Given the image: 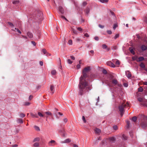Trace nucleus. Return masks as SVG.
<instances>
[{
  "instance_id": "1",
  "label": "nucleus",
  "mask_w": 147,
  "mask_h": 147,
  "mask_svg": "<svg viewBox=\"0 0 147 147\" xmlns=\"http://www.w3.org/2000/svg\"><path fill=\"white\" fill-rule=\"evenodd\" d=\"M91 70L90 66H87L84 68L82 71V75L80 78L79 84L78 85L79 89V94L82 95L87 91L90 90V87H86L88 85V82L86 80V78L88 77L87 73Z\"/></svg>"
},
{
  "instance_id": "2",
  "label": "nucleus",
  "mask_w": 147,
  "mask_h": 147,
  "mask_svg": "<svg viewBox=\"0 0 147 147\" xmlns=\"http://www.w3.org/2000/svg\"><path fill=\"white\" fill-rule=\"evenodd\" d=\"M31 20L34 22H37L38 24L42 21L43 19V15L42 12L40 10L34 12L30 15Z\"/></svg>"
},
{
  "instance_id": "3",
  "label": "nucleus",
  "mask_w": 147,
  "mask_h": 147,
  "mask_svg": "<svg viewBox=\"0 0 147 147\" xmlns=\"http://www.w3.org/2000/svg\"><path fill=\"white\" fill-rule=\"evenodd\" d=\"M140 116L143 119L140 123L141 126L142 128L145 129L147 127V116L143 114L139 115V117Z\"/></svg>"
},
{
  "instance_id": "4",
  "label": "nucleus",
  "mask_w": 147,
  "mask_h": 147,
  "mask_svg": "<svg viewBox=\"0 0 147 147\" xmlns=\"http://www.w3.org/2000/svg\"><path fill=\"white\" fill-rule=\"evenodd\" d=\"M126 106V104H122L118 106V108L119 111L120 112V115L122 117L124 113V108Z\"/></svg>"
},
{
  "instance_id": "5",
  "label": "nucleus",
  "mask_w": 147,
  "mask_h": 147,
  "mask_svg": "<svg viewBox=\"0 0 147 147\" xmlns=\"http://www.w3.org/2000/svg\"><path fill=\"white\" fill-rule=\"evenodd\" d=\"M59 133L63 136L65 137L66 136V133L64 129L62 126V128L59 131Z\"/></svg>"
},
{
  "instance_id": "6",
  "label": "nucleus",
  "mask_w": 147,
  "mask_h": 147,
  "mask_svg": "<svg viewBox=\"0 0 147 147\" xmlns=\"http://www.w3.org/2000/svg\"><path fill=\"white\" fill-rule=\"evenodd\" d=\"M106 64L107 65L110 66L112 67H115V66L114 64L111 61H108L107 62Z\"/></svg>"
},
{
  "instance_id": "7",
  "label": "nucleus",
  "mask_w": 147,
  "mask_h": 147,
  "mask_svg": "<svg viewBox=\"0 0 147 147\" xmlns=\"http://www.w3.org/2000/svg\"><path fill=\"white\" fill-rule=\"evenodd\" d=\"M108 140L111 143H115L116 140V138L114 137L109 138Z\"/></svg>"
},
{
  "instance_id": "8",
  "label": "nucleus",
  "mask_w": 147,
  "mask_h": 147,
  "mask_svg": "<svg viewBox=\"0 0 147 147\" xmlns=\"http://www.w3.org/2000/svg\"><path fill=\"white\" fill-rule=\"evenodd\" d=\"M48 144L49 146H53L54 144H56V143L55 141L52 140L49 142Z\"/></svg>"
},
{
  "instance_id": "9",
  "label": "nucleus",
  "mask_w": 147,
  "mask_h": 147,
  "mask_svg": "<svg viewBox=\"0 0 147 147\" xmlns=\"http://www.w3.org/2000/svg\"><path fill=\"white\" fill-rule=\"evenodd\" d=\"M59 11L60 12V13L62 14H63L64 13V10L63 8V7L61 6H60L59 7Z\"/></svg>"
},
{
  "instance_id": "10",
  "label": "nucleus",
  "mask_w": 147,
  "mask_h": 147,
  "mask_svg": "<svg viewBox=\"0 0 147 147\" xmlns=\"http://www.w3.org/2000/svg\"><path fill=\"white\" fill-rule=\"evenodd\" d=\"M101 130L98 128H96L94 130V132L96 134H99L101 133Z\"/></svg>"
},
{
  "instance_id": "11",
  "label": "nucleus",
  "mask_w": 147,
  "mask_h": 147,
  "mask_svg": "<svg viewBox=\"0 0 147 147\" xmlns=\"http://www.w3.org/2000/svg\"><path fill=\"white\" fill-rule=\"evenodd\" d=\"M50 90L51 91H52L51 92V94H53L55 90H54V86L53 85H51L50 86Z\"/></svg>"
},
{
  "instance_id": "12",
  "label": "nucleus",
  "mask_w": 147,
  "mask_h": 147,
  "mask_svg": "<svg viewBox=\"0 0 147 147\" xmlns=\"http://www.w3.org/2000/svg\"><path fill=\"white\" fill-rule=\"evenodd\" d=\"M140 105L147 107V100L144 101L143 100Z\"/></svg>"
},
{
  "instance_id": "13",
  "label": "nucleus",
  "mask_w": 147,
  "mask_h": 147,
  "mask_svg": "<svg viewBox=\"0 0 147 147\" xmlns=\"http://www.w3.org/2000/svg\"><path fill=\"white\" fill-rule=\"evenodd\" d=\"M141 49L142 51H145L147 49V46L144 45H142L141 47Z\"/></svg>"
},
{
  "instance_id": "14",
  "label": "nucleus",
  "mask_w": 147,
  "mask_h": 147,
  "mask_svg": "<svg viewBox=\"0 0 147 147\" xmlns=\"http://www.w3.org/2000/svg\"><path fill=\"white\" fill-rule=\"evenodd\" d=\"M144 58L142 56H140L138 58V60H137V62H140L144 61Z\"/></svg>"
},
{
  "instance_id": "15",
  "label": "nucleus",
  "mask_w": 147,
  "mask_h": 147,
  "mask_svg": "<svg viewBox=\"0 0 147 147\" xmlns=\"http://www.w3.org/2000/svg\"><path fill=\"white\" fill-rule=\"evenodd\" d=\"M118 83L117 80L115 79H114L112 80V83L114 85H117Z\"/></svg>"
},
{
  "instance_id": "16",
  "label": "nucleus",
  "mask_w": 147,
  "mask_h": 147,
  "mask_svg": "<svg viewBox=\"0 0 147 147\" xmlns=\"http://www.w3.org/2000/svg\"><path fill=\"white\" fill-rule=\"evenodd\" d=\"M71 142V140L69 138H67L64 141L61 142V143H68Z\"/></svg>"
},
{
  "instance_id": "17",
  "label": "nucleus",
  "mask_w": 147,
  "mask_h": 147,
  "mask_svg": "<svg viewBox=\"0 0 147 147\" xmlns=\"http://www.w3.org/2000/svg\"><path fill=\"white\" fill-rule=\"evenodd\" d=\"M27 35L30 38H32L33 36V35L32 34L29 32H27Z\"/></svg>"
},
{
  "instance_id": "18",
  "label": "nucleus",
  "mask_w": 147,
  "mask_h": 147,
  "mask_svg": "<svg viewBox=\"0 0 147 147\" xmlns=\"http://www.w3.org/2000/svg\"><path fill=\"white\" fill-rule=\"evenodd\" d=\"M129 50L130 51V53L132 54L133 55H135V53L134 50L133 49L131 48V47L129 48Z\"/></svg>"
},
{
  "instance_id": "19",
  "label": "nucleus",
  "mask_w": 147,
  "mask_h": 147,
  "mask_svg": "<svg viewBox=\"0 0 147 147\" xmlns=\"http://www.w3.org/2000/svg\"><path fill=\"white\" fill-rule=\"evenodd\" d=\"M127 71L128 72V73L127 74V73L126 72V74L127 78L129 79L131 77V74L130 72L129 71Z\"/></svg>"
},
{
  "instance_id": "20",
  "label": "nucleus",
  "mask_w": 147,
  "mask_h": 147,
  "mask_svg": "<svg viewBox=\"0 0 147 147\" xmlns=\"http://www.w3.org/2000/svg\"><path fill=\"white\" fill-rule=\"evenodd\" d=\"M17 121L18 123L20 124H22L23 123L22 119L20 118L17 119Z\"/></svg>"
},
{
  "instance_id": "21",
  "label": "nucleus",
  "mask_w": 147,
  "mask_h": 147,
  "mask_svg": "<svg viewBox=\"0 0 147 147\" xmlns=\"http://www.w3.org/2000/svg\"><path fill=\"white\" fill-rule=\"evenodd\" d=\"M139 66L140 67L143 69H144L145 68V65L144 64V63H141L139 65Z\"/></svg>"
},
{
  "instance_id": "22",
  "label": "nucleus",
  "mask_w": 147,
  "mask_h": 147,
  "mask_svg": "<svg viewBox=\"0 0 147 147\" xmlns=\"http://www.w3.org/2000/svg\"><path fill=\"white\" fill-rule=\"evenodd\" d=\"M90 9L88 7H87L85 11L86 14H88L90 12Z\"/></svg>"
},
{
  "instance_id": "23",
  "label": "nucleus",
  "mask_w": 147,
  "mask_h": 147,
  "mask_svg": "<svg viewBox=\"0 0 147 147\" xmlns=\"http://www.w3.org/2000/svg\"><path fill=\"white\" fill-rule=\"evenodd\" d=\"M40 139L39 138L36 137L34 139L33 142H38L40 141Z\"/></svg>"
},
{
  "instance_id": "24",
  "label": "nucleus",
  "mask_w": 147,
  "mask_h": 147,
  "mask_svg": "<svg viewBox=\"0 0 147 147\" xmlns=\"http://www.w3.org/2000/svg\"><path fill=\"white\" fill-rule=\"evenodd\" d=\"M122 138L124 140H127V136H126L125 134H123L122 135Z\"/></svg>"
},
{
  "instance_id": "25",
  "label": "nucleus",
  "mask_w": 147,
  "mask_h": 147,
  "mask_svg": "<svg viewBox=\"0 0 147 147\" xmlns=\"http://www.w3.org/2000/svg\"><path fill=\"white\" fill-rule=\"evenodd\" d=\"M137 118L136 116H134L132 117V120L133 121L136 122L137 120Z\"/></svg>"
},
{
  "instance_id": "26",
  "label": "nucleus",
  "mask_w": 147,
  "mask_h": 147,
  "mask_svg": "<svg viewBox=\"0 0 147 147\" xmlns=\"http://www.w3.org/2000/svg\"><path fill=\"white\" fill-rule=\"evenodd\" d=\"M31 116L33 117H36V118H38V116H37V114L36 113L34 114L33 113H31Z\"/></svg>"
},
{
  "instance_id": "27",
  "label": "nucleus",
  "mask_w": 147,
  "mask_h": 147,
  "mask_svg": "<svg viewBox=\"0 0 147 147\" xmlns=\"http://www.w3.org/2000/svg\"><path fill=\"white\" fill-rule=\"evenodd\" d=\"M38 115L40 117H44V115H43L42 113L40 112H38Z\"/></svg>"
},
{
  "instance_id": "28",
  "label": "nucleus",
  "mask_w": 147,
  "mask_h": 147,
  "mask_svg": "<svg viewBox=\"0 0 147 147\" xmlns=\"http://www.w3.org/2000/svg\"><path fill=\"white\" fill-rule=\"evenodd\" d=\"M132 59L133 61L136 60L137 61V60H138L137 56H134L132 57Z\"/></svg>"
},
{
  "instance_id": "29",
  "label": "nucleus",
  "mask_w": 147,
  "mask_h": 147,
  "mask_svg": "<svg viewBox=\"0 0 147 147\" xmlns=\"http://www.w3.org/2000/svg\"><path fill=\"white\" fill-rule=\"evenodd\" d=\"M129 134L130 136L132 138L133 137L134 135L133 133V131H129Z\"/></svg>"
},
{
  "instance_id": "30",
  "label": "nucleus",
  "mask_w": 147,
  "mask_h": 147,
  "mask_svg": "<svg viewBox=\"0 0 147 147\" xmlns=\"http://www.w3.org/2000/svg\"><path fill=\"white\" fill-rule=\"evenodd\" d=\"M45 113L47 115H49L51 116L52 115V113L49 111L45 112Z\"/></svg>"
},
{
  "instance_id": "31",
  "label": "nucleus",
  "mask_w": 147,
  "mask_h": 147,
  "mask_svg": "<svg viewBox=\"0 0 147 147\" xmlns=\"http://www.w3.org/2000/svg\"><path fill=\"white\" fill-rule=\"evenodd\" d=\"M138 91L139 92H142L143 90V89L142 87H140L138 89Z\"/></svg>"
},
{
  "instance_id": "32",
  "label": "nucleus",
  "mask_w": 147,
  "mask_h": 147,
  "mask_svg": "<svg viewBox=\"0 0 147 147\" xmlns=\"http://www.w3.org/2000/svg\"><path fill=\"white\" fill-rule=\"evenodd\" d=\"M99 1L102 3H107L108 2L109 0H99Z\"/></svg>"
},
{
  "instance_id": "33",
  "label": "nucleus",
  "mask_w": 147,
  "mask_h": 147,
  "mask_svg": "<svg viewBox=\"0 0 147 147\" xmlns=\"http://www.w3.org/2000/svg\"><path fill=\"white\" fill-rule=\"evenodd\" d=\"M102 72L105 75L107 74V70L105 69H103L102 70Z\"/></svg>"
},
{
  "instance_id": "34",
  "label": "nucleus",
  "mask_w": 147,
  "mask_h": 147,
  "mask_svg": "<svg viewBox=\"0 0 147 147\" xmlns=\"http://www.w3.org/2000/svg\"><path fill=\"white\" fill-rule=\"evenodd\" d=\"M20 1L18 0L14 1H13V3L14 4H17L19 3Z\"/></svg>"
},
{
  "instance_id": "35",
  "label": "nucleus",
  "mask_w": 147,
  "mask_h": 147,
  "mask_svg": "<svg viewBox=\"0 0 147 147\" xmlns=\"http://www.w3.org/2000/svg\"><path fill=\"white\" fill-rule=\"evenodd\" d=\"M51 73L52 75H55L56 73V71L55 70H53L51 71Z\"/></svg>"
},
{
  "instance_id": "36",
  "label": "nucleus",
  "mask_w": 147,
  "mask_h": 147,
  "mask_svg": "<svg viewBox=\"0 0 147 147\" xmlns=\"http://www.w3.org/2000/svg\"><path fill=\"white\" fill-rule=\"evenodd\" d=\"M102 47L103 49H106L107 48V46L106 44H103L102 45Z\"/></svg>"
},
{
  "instance_id": "37",
  "label": "nucleus",
  "mask_w": 147,
  "mask_h": 147,
  "mask_svg": "<svg viewBox=\"0 0 147 147\" xmlns=\"http://www.w3.org/2000/svg\"><path fill=\"white\" fill-rule=\"evenodd\" d=\"M33 146L35 147H38L39 146V144L38 142H36L34 144Z\"/></svg>"
},
{
  "instance_id": "38",
  "label": "nucleus",
  "mask_w": 147,
  "mask_h": 147,
  "mask_svg": "<svg viewBox=\"0 0 147 147\" xmlns=\"http://www.w3.org/2000/svg\"><path fill=\"white\" fill-rule=\"evenodd\" d=\"M137 99L140 102H142L143 100V98L141 97L138 98Z\"/></svg>"
},
{
  "instance_id": "39",
  "label": "nucleus",
  "mask_w": 147,
  "mask_h": 147,
  "mask_svg": "<svg viewBox=\"0 0 147 147\" xmlns=\"http://www.w3.org/2000/svg\"><path fill=\"white\" fill-rule=\"evenodd\" d=\"M42 52L44 54H46L47 53L46 49H42Z\"/></svg>"
},
{
  "instance_id": "40",
  "label": "nucleus",
  "mask_w": 147,
  "mask_h": 147,
  "mask_svg": "<svg viewBox=\"0 0 147 147\" xmlns=\"http://www.w3.org/2000/svg\"><path fill=\"white\" fill-rule=\"evenodd\" d=\"M113 129L115 130H116L118 129V127L117 125H115L113 126Z\"/></svg>"
},
{
  "instance_id": "41",
  "label": "nucleus",
  "mask_w": 147,
  "mask_h": 147,
  "mask_svg": "<svg viewBox=\"0 0 147 147\" xmlns=\"http://www.w3.org/2000/svg\"><path fill=\"white\" fill-rule=\"evenodd\" d=\"M15 30H16L17 31L19 34H21L22 32L18 28H15Z\"/></svg>"
},
{
  "instance_id": "42",
  "label": "nucleus",
  "mask_w": 147,
  "mask_h": 147,
  "mask_svg": "<svg viewBox=\"0 0 147 147\" xmlns=\"http://www.w3.org/2000/svg\"><path fill=\"white\" fill-rule=\"evenodd\" d=\"M20 116L21 117L23 118L25 117V115L24 114L21 113L20 114Z\"/></svg>"
},
{
  "instance_id": "43",
  "label": "nucleus",
  "mask_w": 147,
  "mask_h": 147,
  "mask_svg": "<svg viewBox=\"0 0 147 147\" xmlns=\"http://www.w3.org/2000/svg\"><path fill=\"white\" fill-rule=\"evenodd\" d=\"M34 127L36 130H37L38 131L40 130L39 127L38 126H34Z\"/></svg>"
},
{
  "instance_id": "44",
  "label": "nucleus",
  "mask_w": 147,
  "mask_h": 147,
  "mask_svg": "<svg viewBox=\"0 0 147 147\" xmlns=\"http://www.w3.org/2000/svg\"><path fill=\"white\" fill-rule=\"evenodd\" d=\"M119 36V34H116L114 37L115 39H116L117 38H118Z\"/></svg>"
},
{
  "instance_id": "45",
  "label": "nucleus",
  "mask_w": 147,
  "mask_h": 147,
  "mask_svg": "<svg viewBox=\"0 0 147 147\" xmlns=\"http://www.w3.org/2000/svg\"><path fill=\"white\" fill-rule=\"evenodd\" d=\"M7 24L10 26H13L14 25L11 22H8Z\"/></svg>"
},
{
  "instance_id": "46",
  "label": "nucleus",
  "mask_w": 147,
  "mask_h": 147,
  "mask_svg": "<svg viewBox=\"0 0 147 147\" xmlns=\"http://www.w3.org/2000/svg\"><path fill=\"white\" fill-rule=\"evenodd\" d=\"M82 120L84 121V123H86V119H85V117L84 116H82Z\"/></svg>"
},
{
  "instance_id": "47",
  "label": "nucleus",
  "mask_w": 147,
  "mask_h": 147,
  "mask_svg": "<svg viewBox=\"0 0 147 147\" xmlns=\"http://www.w3.org/2000/svg\"><path fill=\"white\" fill-rule=\"evenodd\" d=\"M61 18L62 19L65 20L66 21H68V20L65 18V17L63 16H61Z\"/></svg>"
},
{
  "instance_id": "48",
  "label": "nucleus",
  "mask_w": 147,
  "mask_h": 147,
  "mask_svg": "<svg viewBox=\"0 0 147 147\" xmlns=\"http://www.w3.org/2000/svg\"><path fill=\"white\" fill-rule=\"evenodd\" d=\"M115 64L116 65H119L120 64V62L118 60H117V61L116 62Z\"/></svg>"
},
{
  "instance_id": "49",
  "label": "nucleus",
  "mask_w": 147,
  "mask_h": 147,
  "mask_svg": "<svg viewBox=\"0 0 147 147\" xmlns=\"http://www.w3.org/2000/svg\"><path fill=\"white\" fill-rule=\"evenodd\" d=\"M68 42L69 45H72V41L71 40H69Z\"/></svg>"
},
{
  "instance_id": "50",
  "label": "nucleus",
  "mask_w": 147,
  "mask_h": 147,
  "mask_svg": "<svg viewBox=\"0 0 147 147\" xmlns=\"http://www.w3.org/2000/svg\"><path fill=\"white\" fill-rule=\"evenodd\" d=\"M67 62L69 64H71L73 63V61H71L70 59H68L67 60Z\"/></svg>"
},
{
  "instance_id": "51",
  "label": "nucleus",
  "mask_w": 147,
  "mask_h": 147,
  "mask_svg": "<svg viewBox=\"0 0 147 147\" xmlns=\"http://www.w3.org/2000/svg\"><path fill=\"white\" fill-rule=\"evenodd\" d=\"M107 32L109 34H111L112 33V32L111 30H108L107 31Z\"/></svg>"
},
{
  "instance_id": "52",
  "label": "nucleus",
  "mask_w": 147,
  "mask_h": 147,
  "mask_svg": "<svg viewBox=\"0 0 147 147\" xmlns=\"http://www.w3.org/2000/svg\"><path fill=\"white\" fill-rule=\"evenodd\" d=\"M110 12L111 14L113 16H115V15L114 12L112 11L111 10H110Z\"/></svg>"
},
{
  "instance_id": "53",
  "label": "nucleus",
  "mask_w": 147,
  "mask_h": 147,
  "mask_svg": "<svg viewBox=\"0 0 147 147\" xmlns=\"http://www.w3.org/2000/svg\"><path fill=\"white\" fill-rule=\"evenodd\" d=\"M99 27L101 28H104V26L103 25H101L100 24H99L98 25Z\"/></svg>"
},
{
  "instance_id": "54",
  "label": "nucleus",
  "mask_w": 147,
  "mask_h": 147,
  "mask_svg": "<svg viewBox=\"0 0 147 147\" xmlns=\"http://www.w3.org/2000/svg\"><path fill=\"white\" fill-rule=\"evenodd\" d=\"M30 104V103L28 102H25L24 103V105L25 106H28Z\"/></svg>"
},
{
  "instance_id": "55",
  "label": "nucleus",
  "mask_w": 147,
  "mask_h": 147,
  "mask_svg": "<svg viewBox=\"0 0 147 147\" xmlns=\"http://www.w3.org/2000/svg\"><path fill=\"white\" fill-rule=\"evenodd\" d=\"M118 26L117 24H114V26L113 27V28L115 30L116 28Z\"/></svg>"
},
{
  "instance_id": "56",
  "label": "nucleus",
  "mask_w": 147,
  "mask_h": 147,
  "mask_svg": "<svg viewBox=\"0 0 147 147\" xmlns=\"http://www.w3.org/2000/svg\"><path fill=\"white\" fill-rule=\"evenodd\" d=\"M72 30H73V33L74 34H77L78 33V32L76 30H74L73 29H72Z\"/></svg>"
},
{
  "instance_id": "57",
  "label": "nucleus",
  "mask_w": 147,
  "mask_h": 147,
  "mask_svg": "<svg viewBox=\"0 0 147 147\" xmlns=\"http://www.w3.org/2000/svg\"><path fill=\"white\" fill-rule=\"evenodd\" d=\"M129 121H128L127 122V128H128L129 126Z\"/></svg>"
},
{
  "instance_id": "58",
  "label": "nucleus",
  "mask_w": 147,
  "mask_h": 147,
  "mask_svg": "<svg viewBox=\"0 0 147 147\" xmlns=\"http://www.w3.org/2000/svg\"><path fill=\"white\" fill-rule=\"evenodd\" d=\"M123 85H124V86H125V87H127L128 86V84L127 83H124Z\"/></svg>"
},
{
  "instance_id": "59",
  "label": "nucleus",
  "mask_w": 147,
  "mask_h": 147,
  "mask_svg": "<svg viewBox=\"0 0 147 147\" xmlns=\"http://www.w3.org/2000/svg\"><path fill=\"white\" fill-rule=\"evenodd\" d=\"M98 142V140H96L94 142V144L95 145L97 144Z\"/></svg>"
},
{
  "instance_id": "60",
  "label": "nucleus",
  "mask_w": 147,
  "mask_h": 147,
  "mask_svg": "<svg viewBox=\"0 0 147 147\" xmlns=\"http://www.w3.org/2000/svg\"><path fill=\"white\" fill-rule=\"evenodd\" d=\"M31 42L32 44L34 46H35L36 45V43L34 41H32Z\"/></svg>"
},
{
  "instance_id": "61",
  "label": "nucleus",
  "mask_w": 147,
  "mask_h": 147,
  "mask_svg": "<svg viewBox=\"0 0 147 147\" xmlns=\"http://www.w3.org/2000/svg\"><path fill=\"white\" fill-rule=\"evenodd\" d=\"M94 39L96 41H98L99 40V38L98 37L96 36L94 37Z\"/></svg>"
},
{
  "instance_id": "62",
  "label": "nucleus",
  "mask_w": 147,
  "mask_h": 147,
  "mask_svg": "<svg viewBox=\"0 0 147 147\" xmlns=\"http://www.w3.org/2000/svg\"><path fill=\"white\" fill-rule=\"evenodd\" d=\"M80 64H78L77 65V68L78 69H79L80 68Z\"/></svg>"
},
{
  "instance_id": "63",
  "label": "nucleus",
  "mask_w": 147,
  "mask_h": 147,
  "mask_svg": "<svg viewBox=\"0 0 147 147\" xmlns=\"http://www.w3.org/2000/svg\"><path fill=\"white\" fill-rule=\"evenodd\" d=\"M87 3L86 2H84L82 3V5L83 6H86L87 4Z\"/></svg>"
},
{
  "instance_id": "64",
  "label": "nucleus",
  "mask_w": 147,
  "mask_h": 147,
  "mask_svg": "<svg viewBox=\"0 0 147 147\" xmlns=\"http://www.w3.org/2000/svg\"><path fill=\"white\" fill-rule=\"evenodd\" d=\"M84 36L87 37H89V35L87 33L85 34H84Z\"/></svg>"
}]
</instances>
